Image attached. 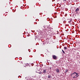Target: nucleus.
<instances>
[{"label": "nucleus", "instance_id": "nucleus-1", "mask_svg": "<svg viewBox=\"0 0 80 80\" xmlns=\"http://www.w3.org/2000/svg\"><path fill=\"white\" fill-rule=\"evenodd\" d=\"M52 58H53L54 60H57V57L55 55H53L52 56Z\"/></svg>", "mask_w": 80, "mask_h": 80}, {"label": "nucleus", "instance_id": "nucleus-2", "mask_svg": "<svg viewBox=\"0 0 80 80\" xmlns=\"http://www.w3.org/2000/svg\"><path fill=\"white\" fill-rule=\"evenodd\" d=\"M56 72H57V73H58L60 72V70L58 68H57L56 69Z\"/></svg>", "mask_w": 80, "mask_h": 80}, {"label": "nucleus", "instance_id": "nucleus-3", "mask_svg": "<svg viewBox=\"0 0 80 80\" xmlns=\"http://www.w3.org/2000/svg\"><path fill=\"white\" fill-rule=\"evenodd\" d=\"M42 73H44V74H45V73H46V69H44V70H43Z\"/></svg>", "mask_w": 80, "mask_h": 80}, {"label": "nucleus", "instance_id": "nucleus-4", "mask_svg": "<svg viewBox=\"0 0 80 80\" xmlns=\"http://www.w3.org/2000/svg\"><path fill=\"white\" fill-rule=\"evenodd\" d=\"M79 11V9H78V8H77L75 10V12H78V11Z\"/></svg>", "mask_w": 80, "mask_h": 80}, {"label": "nucleus", "instance_id": "nucleus-5", "mask_svg": "<svg viewBox=\"0 0 80 80\" xmlns=\"http://www.w3.org/2000/svg\"><path fill=\"white\" fill-rule=\"evenodd\" d=\"M51 76L50 75H48V78H51Z\"/></svg>", "mask_w": 80, "mask_h": 80}, {"label": "nucleus", "instance_id": "nucleus-6", "mask_svg": "<svg viewBox=\"0 0 80 80\" xmlns=\"http://www.w3.org/2000/svg\"><path fill=\"white\" fill-rule=\"evenodd\" d=\"M74 73H75L76 74V76H77V75H78V73H77V72H74L73 73V74H74Z\"/></svg>", "mask_w": 80, "mask_h": 80}, {"label": "nucleus", "instance_id": "nucleus-7", "mask_svg": "<svg viewBox=\"0 0 80 80\" xmlns=\"http://www.w3.org/2000/svg\"><path fill=\"white\" fill-rule=\"evenodd\" d=\"M62 51L63 53L65 54V52H64V51H63V50H62Z\"/></svg>", "mask_w": 80, "mask_h": 80}, {"label": "nucleus", "instance_id": "nucleus-8", "mask_svg": "<svg viewBox=\"0 0 80 80\" xmlns=\"http://www.w3.org/2000/svg\"><path fill=\"white\" fill-rule=\"evenodd\" d=\"M64 48L65 50H67V47H64Z\"/></svg>", "mask_w": 80, "mask_h": 80}, {"label": "nucleus", "instance_id": "nucleus-9", "mask_svg": "<svg viewBox=\"0 0 80 80\" xmlns=\"http://www.w3.org/2000/svg\"><path fill=\"white\" fill-rule=\"evenodd\" d=\"M65 73H67V72H68V69H66L65 71Z\"/></svg>", "mask_w": 80, "mask_h": 80}, {"label": "nucleus", "instance_id": "nucleus-10", "mask_svg": "<svg viewBox=\"0 0 80 80\" xmlns=\"http://www.w3.org/2000/svg\"><path fill=\"white\" fill-rule=\"evenodd\" d=\"M38 73H39V74H41V73H42V72H38Z\"/></svg>", "mask_w": 80, "mask_h": 80}, {"label": "nucleus", "instance_id": "nucleus-11", "mask_svg": "<svg viewBox=\"0 0 80 80\" xmlns=\"http://www.w3.org/2000/svg\"><path fill=\"white\" fill-rule=\"evenodd\" d=\"M70 22H71V20L69 21H68L69 23H70Z\"/></svg>", "mask_w": 80, "mask_h": 80}, {"label": "nucleus", "instance_id": "nucleus-12", "mask_svg": "<svg viewBox=\"0 0 80 80\" xmlns=\"http://www.w3.org/2000/svg\"><path fill=\"white\" fill-rule=\"evenodd\" d=\"M79 76V75H78L77 76V77H76V78H77V77H78V76Z\"/></svg>", "mask_w": 80, "mask_h": 80}, {"label": "nucleus", "instance_id": "nucleus-13", "mask_svg": "<svg viewBox=\"0 0 80 80\" xmlns=\"http://www.w3.org/2000/svg\"><path fill=\"white\" fill-rule=\"evenodd\" d=\"M58 34V32H57V34Z\"/></svg>", "mask_w": 80, "mask_h": 80}, {"label": "nucleus", "instance_id": "nucleus-14", "mask_svg": "<svg viewBox=\"0 0 80 80\" xmlns=\"http://www.w3.org/2000/svg\"><path fill=\"white\" fill-rule=\"evenodd\" d=\"M63 0V1H67V0Z\"/></svg>", "mask_w": 80, "mask_h": 80}, {"label": "nucleus", "instance_id": "nucleus-15", "mask_svg": "<svg viewBox=\"0 0 80 80\" xmlns=\"http://www.w3.org/2000/svg\"><path fill=\"white\" fill-rule=\"evenodd\" d=\"M75 78V76H74V77L73 78Z\"/></svg>", "mask_w": 80, "mask_h": 80}, {"label": "nucleus", "instance_id": "nucleus-16", "mask_svg": "<svg viewBox=\"0 0 80 80\" xmlns=\"http://www.w3.org/2000/svg\"><path fill=\"white\" fill-rule=\"evenodd\" d=\"M50 69H51V68H50Z\"/></svg>", "mask_w": 80, "mask_h": 80}, {"label": "nucleus", "instance_id": "nucleus-17", "mask_svg": "<svg viewBox=\"0 0 80 80\" xmlns=\"http://www.w3.org/2000/svg\"><path fill=\"white\" fill-rule=\"evenodd\" d=\"M72 75H73V74H72Z\"/></svg>", "mask_w": 80, "mask_h": 80}]
</instances>
